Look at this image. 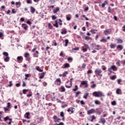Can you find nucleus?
Segmentation results:
<instances>
[{
	"instance_id": "obj_1",
	"label": "nucleus",
	"mask_w": 125,
	"mask_h": 125,
	"mask_svg": "<svg viewBox=\"0 0 125 125\" xmlns=\"http://www.w3.org/2000/svg\"><path fill=\"white\" fill-rule=\"evenodd\" d=\"M93 95L95 96V97H104L105 96V95H104V93L103 92L99 91H95L93 93Z\"/></svg>"
},
{
	"instance_id": "obj_2",
	"label": "nucleus",
	"mask_w": 125,
	"mask_h": 125,
	"mask_svg": "<svg viewBox=\"0 0 125 125\" xmlns=\"http://www.w3.org/2000/svg\"><path fill=\"white\" fill-rule=\"evenodd\" d=\"M95 73L96 77H100L101 78L103 76V74H102V70L100 68H97L95 70Z\"/></svg>"
},
{
	"instance_id": "obj_3",
	"label": "nucleus",
	"mask_w": 125,
	"mask_h": 125,
	"mask_svg": "<svg viewBox=\"0 0 125 125\" xmlns=\"http://www.w3.org/2000/svg\"><path fill=\"white\" fill-rule=\"evenodd\" d=\"M87 49H89V46L88 44H84V45L82 47V50L83 52H86Z\"/></svg>"
},
{
	"instance_id": "obj_4",
	"label": "nucleus",
	"mask_w": 125,
	"mask_h": 125,
	"mask_svg": "<svg viewBox=\"0 0 125 125\" xmlns=\"http://www.w3.org/2000/svg\"><path fill=\"white\" fill-rule=\"evenodd\" d=\"M82 85L84 86L85 88H86V87H88V84L87 83V81H82L80 84V87H82Z\"/></svg>"
},
{
	"instance_id": "obj_5",
	"label": "nucleus",
	"mask_w": 125,
	"mask_h": 125,
	"mask_svg": "<svg viewBox=\"0 0 125 125\" xmlns=\"http://www.w3.org/2000/svg\"><path fill=\"white\" fill-rule=\"evenodd\" d=\"M112 70H113V71H117V70H118V68H117V66H116V65H112L111 66L110 68H109L108 69V71L109 72H110V73H112Z\"/></svg>"
},
{
	"instance_id": "obj_6",
	"label": "nucleus",
	"mask_w": 125,
	"mask_h": 125,
	"mask_svg": "<svg viewBox=\"0 0 125 125\" xmlns=\"http://www.w3.org/2000/svg\"><path fill=\"white\" fill-rule=\"evenodd\" d=\"M53 119H54L55 123H59L60 121H61V119L58 118L56 115L54 116Z\"/></svg>"
},
{
	"instance_id": "obj_7",
	"label": "nucleus",
	"mask_w": 125,
	"mask_h": 125,
	"mask_svg": "<svg viewBox=\"0 0 125 125\" xmlns=\"http://www.w3.org/2000/svg\"><path fill=\"white\" fill-rule=\"evenodd\" d=\"M94 113H95V109H94V108H91V109H90L87 111V115H90L91 114H94Z\"/></svg>"
},
{
	"instance_id": "obj_8",
	"label": "nucleus",
	"mask_w": 125,
	"mask_h": 125,
	"mask_svg": "<svg viewBox=\"0 0 125 125\" xmlns=\"http://www.w3.org/2000/svg\"><path fill=\"white\" fill-rule=\"evenodd\" d=\"M112 32V30L110 29H106L104 31V34L106 35H110L111 34V32Z\"/></svg>"
},
{
	"instance_id": "obj_9",
	"label": "nucleus",
	"mask_w": 125,
	"mask_h": 125,
	"mask_svg": "<svg viewBox=\"0 0 125 125\" xmlns=\"http://www.w3.org/2000/svg\"><path fill=\"white\" fill-rule=\"evenodd\" d=\"M55 83H56L57 85H60L61 84V79H60V78L57 79L55 81Z\"/></svg>"
},
{
	"instance_id": "obj_10",
	"label": "nucleus",
	"mask_w": 125,
	"mask_h": 125,
	"mask_svg": "<svg viewBox=\"0 0 125 125\" xmlns=\"http://www.w3.org/2000/svg\"><path fill=\"white\" fill-rule=\"evenodd\" d=\"M97 115H101V110L100 108H97L95 110V112Z\"/></svg>"
},
{
	"instance_id": "obj_11",
	"label": "nucleus",
	"mask_w": 125,
	"mask_h": 125,
	"mask_svg": "<svg viewBox=\"0 0 125 125\" xmlns=\"http://www.w3.org/2000/svg\"><path fill=\"white\" fill-rule=\"evenodd\" d=\"M18 61H20L19 63H21L23 61V57L18 56L17 58Z\"/></svg>"
},
{
	"instance_id": "obj_12",
	"label": "nucleus",
	"mask_w": 125,
	"mask_h": 125,
	"mask_svg": "<svg viewBox=\"0 0 125 125\" xmlns=\"http://www.w3.org/2000/svg\"><path fill=\"white\" fill-rule=\"evenodd\" d=\"M21 27L22 28H23L24 29V30H25V31L28 29V25H27V24H25V23H23L21 25Z\"/></svg>"
},
{
	"instance_id": "obj_13",
	"label": "nucleus",
	"mask_w": 125,
	"mask_h": 125,
	"mask_svg": "<svg viewBox=\"0 0 125 125\" xmlns=\"http://www.w3.org/2000/svg\"><path fill=\"white\" fill-rule=\"evenodd\" d=\"M123 48H124V47L122 46V45H118L117 46V49L118 50H119L120 51H121V50H122Z\"/></svg>"
},
{
	"instance_id": "obj_14",
	"label": "nucleus",
	"mask_w": 125,
	"mask_h": 125,
	"mask_svg": "<svg viewBox=\"0 0 125 125\" xmlns=\"http://www.w3.org/2000/svg\"><path fill=\"white\" fill-rule=\"evenodd\" d=\"M74 79L73 78L70 79V86H68L67 85H65V87H66L67 88H71L72 87V81Z\"/></svg>"
},
{
	"instance_id": "obj_15",
	"label": "nucleus",
	"mask_w": 125,
	"mask_h": 125,
	"mask_svg": "<svg viewBox=\"0 0 125 125\" xmlns=\"http://www.w3.org/2000/svg\"><path fill=\"white\" fill-rule=\"evenodd\" d=\"M60 116L61 117H62V121H65V116H64V112L63 111L61 112Z\"/></svg>"
},
{
	"instance_id": "obj_16",
	"label": "nucleus",
	"mask_w": 125,
	"mask_h": 125,
	"mask_svg": "<svg viewBox=\"0 0 125 125\" xmlns=\"http://www.w3.org/2000/svg\"><path fill=\"white\" fill-rule=\"evenodd\" d=\"M116 93L117 94H122V90L120 88H117L116 89Z\"/></svg>"
},
{
	"instance_id": "obj_17",
	"label": "nucleus",
	"mask_w": 125,
	"mask_h": 125,
	"mask_svg": "<svg viewBox=\"0 0 125 125\" xmlns=\"http://www.w3.org/2000/svg\"><path fill=\"white\" fill-rule=\"evenodd\" d=\"M30 11L31 13H35L36 12V9L33 7H30Z\"/></svg>"
},
{
	"instance_id": "obj_18",
	"label": "nucleus",
	"mask_w": 125,
	"mask_h": 125,
	"mask_svg": "<svg viewBox=\"0 0 125 125\" xmlns=\"http://www.w3.org/2000/svg\"><path fill=\"white\" fill-rule=\"evenodd\" d=\"M59 10H60V8H59V7H57L55 9L53 10V13H57Z\"/></svg>"
},
{
	"instance_id": "obj_19",
	"label": "nucleus",
	"mask_w": 125,
	"mask_h": 125,
	"mask_svg": "<svg viewBox=\"0 0 125 125\" xmlns=\"http://www.w3.org/2000/svg\"><path fill=\"white\" fill-rule=\"evenodd\" d=\"M98 30L97 29H91V30L90 31V33H91L92 34H96V32H97Z\"/></svg>"
},
{
	"instance_id": "obj_20",
	"label": "nucleus",
	"mask_w": 125,
	"mask_h": 125,
	"mask_svg": "<svg viewBox=\"0 0 125 125\" xmlns=\"http://www.w3.org/2000/svg\"><path fill=\"white\" fill-rule=\"evenodd\" d=\"M60 89V91H61V92H65L66 91V89H65V87H64L63 86H61Z\"/></svg>"
},
{
	"instance_id": "obj_21",
	"label": "nucleus",
	"mask_w": 125,
	"mask_h": 125,
	"mask_svg": "<svg viewBox=\"0 0 125 125\" xmlns=\"http://www.w3.org/2000/svg\"><path fill=\"white\" fill-rule=\"evenodd\" d=\"M101 123H102L103 125H104L105 123H106V120H105V118H102L100 119Z\"/></svg>"
},
{
	"instance_id": "obj_22",
	"label": "nucleus",
	"mask_w": 125,
	"mask_h": 125,
	"mask_svg": "<svg viewBox=\"0 0 125 125\" xmlns=\"http://www.w3.org/2000/svg\"><path fill=\"white\" fill-rule=\"evenodd\" d=\"M88 95H89V93L88 92L84 94L83 97L84 99H87V96H88Z\"/></svg>"
},
{
	"instance_id": "obj_23",
	"label": "nucleus",
	"mask_w": 125,
	"mask_h": 125,
	"mask_svg": "<svg viewBox=\"0 0 125 125\" xmlns=\"http://www.w3.org/2000/svg\"><path fill=\"white\" fill-rule=\"evenodd\" d=\"M61 34L62 35H66V34H67V30L66 29H62Z\"/></svg>"
},
{
	"instance_id": "obj_24",
	"label": "nucleus",
	"mask_w": 125,
	"mask_h": 125,
	"mask_svg": "<svg viewBox=\"0 0 125 125\" xmlns=\"http://www.w3.org/2000/svg\"><path fill=\"white\" fill-rule=\"evenodd\" d=\"M10 59V58L9 57H6L4 59V61L5 62H8L9 61V60Z\"/></svg>"
},
{
	"instance_id": "obj_25",
	"label": "nucleus",
	"mask_w": 125,
	"mask_h": 125,
	"mask_svg": "<svg viewBox=\"0 0 125 125\" xmlns=\"http://www.w3.org/2000/svg\"><path fill=\"white\" fill-rule=\"evenodd\" d=\"M29 103H30V101L29 100H27L26 103L24 102V104L23 105V106H29Z\"/></svg>"
},
{
	"instance_id": "obj_26",
	"label": "nucleus",
	"mask_w": 125,
	"mask_h": 125,
	"mask_svg": "<svg viewBox=\"0 0 125 125\" xmlns=\"http://www.w3.org/2000/svg\"><path fill=\"white\" fill-rule=\"evenodd\" d=\"M36 69L38 71V72H43V70L40 68V66H36Z\"/></svg>"
},
{
	"instance_id": "obj_27",
	"label": "nucleus",
	"mask_w": 125,
	"mask_h": 125,
	"mask_svg": "<svg viewBox=\"0 0 125 125\" xmlns=\"http://www.w3.org/2000/svg\"><path fill=\"white\" fill-rule=\"evenodd\" d=\"M116 45H117L116 44L111 43L110 45V48H115L116 47Z\"/></svg>"
},
{
	"instance_id": "obj_28",
	"label": "nucleus",
	"mask_w": 125,
	"mask_h": 125,
	"mask_svg": "<svg viewBox=\"0 0 125 125\" xmlns=\"http://www.w3.org/2000/svg\"><path fill=\"white\" fill-rule=\"evenodd\" d=\"M101 42H107V39L103 38L102 40H100Z\"/></svg>"
},
{
	"instance_id": "obj_29",
	"label": "nucleus",
	"mask_w": 125,
	"mask_h": 125,
	"mask_svg": "<svg viewBox=\"0 0 125 125\" xmlns=\"http://www.w3.org/2000/svg\"><path fill=\"white\" fill-rule=\"evenodd\" d=\"M64 68H70V64L66 63L64 64Z\"/></svg>"
},
{
	"instance_id": "obj_30",
	"label": "nucleus",
	"mask_w": 125,
	"mask_h": 125,
	"mask_svg": "<svg viewBox=\"0 0 125 125\" xmlns=\"http://www.w3.org/2000/svg\"><path fill=\"white\" fill-rule=\"evenodd\" d=\"M29 116H30V112H26L25 113V118L26 119H30V117H29Z\"/></svg>"
},
{
	"instance_id": "obj_31",
	"label": "nucleus",
	"mask_w": 125,
	"mask_h": 125,
	"mask_svg": "<svg viewBox=\"0 0 125 125\" xmlns=\"http://www.w3.org/2000/svg\"><path fill=\"white\" fill-rule=\"evenodd\" d=\"M95 49H96L97 50H99V49H101V47L100 46V45H96Z\"/></svg>"
},
{
	"instance_id": "obj_32",
	"label": "nucleus",
	"mask_w": 125,
	"mask_h": 125,
	"mask_svg": "<svg viewBox=\"0 0 125 125\" xmlns=\"http://www.w3.org/2000/svg\"><path fill=\"white\" fill-rule=\"evenodd\" d=\"M16 5L18 6V7H20V6H21V2H16Z\"/></svg>"
},
{
	"instance_id": "obj_33",
	"label": "nucleus",
	"mask_w": 125,
	"mask_h": 125,
	"mask_svg": "<svg viewBox=\"0 0 125 125\" xmlns=\"http://www.w3.org/2000/svg\"><path fill=\"white\" fill-rule=\"evenodd\" d=\"M118 43H123V40L121 39H116Z\"/></svg>"
},
{
	"instance_id": "obj_34",
	"label": "nucleus",
	"mask_w": 125,
	"mask_h": 125,
	"mask_svg": "<svg viewBox=\"0 0 125 125\" xmlns=\"http://www.w3.org/2000/svg\"><path fill=\"white\" fill-rule=\"evenodd\" d=\"M67 74H68V71H65L62 74V77H66Z\"/></svg>"
},
{
	"instance_id": "obj_35",
	"label": "nucleus",
	"mask_w": 125,
	"mask_h": 125,
	"mask_svg": "<svg viewBox=\"0 0 125 125\" xmlns=\"http://www.w3.org/2000/svg\"><path fill=\"white\" fill-rule=\"evenodd\" d=\"M48 29H52V28H53V26H52V25H51V23H49L48 24Z\"/></svg>"
},
{
	"instance_id": "obj_36",
	"label": "nucleus",
	"mask_w": 125,
	"mask_h": 125,
	"mask_svg": "<svg viewBox=\"0 0 125 125\" xmlns=\"http://www.w3.org/2000/svg\"><path fill=\"white\" fill-rule=\"evenodd\" d=\"M29 56H30V54H29V53H25L24 54V57L25 58H28Z\"/></svg>"
},
{
	"instance_id": "obj_37",
	"label": "nucleus",
	"mask_w": 125,
	"mask_h": 125,
	"mask_svg": "<svg viewBox=\"0 0 125 125\" xmlns=\"http://www.w3.org/2000/svg\"><path fill=\"white\" fill-rule=\"evenodd\" d=\"M95 104H96V105H100V104H101V103H100L98 100H95Z\"/></svg>"
},
{
	"instance_id": "obj_38",
	"label": "nucleus",
	"mask_w": 125,
	"mask_h": 125,
	"mask_svg": "<svg viewBox=\"0 0 125 125\" xmlns=\"http://www.w3.org/2000/svg\"><path fill=\"white\" fill-rule=\"evenodd\" d=\"M54 26L56 27V28H58L59 25H58V22H57V21H56V23L54 24Z\"/></svg>"
},
{
	"instance_id": "obj_39",
	"label": "nucleus",
	"mask_w": 125,
	"mask_h": 125,
	"mask_svg": "<svg viewBox=\"0 0 125 125\" xmlns=\"http://www.w3.org/2000/svg\"><path fill=\"white\" fill-rule=\"evenodd\" d=\"M122 62H123V61L119 60L118 62H116V65H117V66L119 67L120 66H121L120 63H122Z\"/></svg>"
},
{
	"instance_id": "obj_40",
	"label": "nucleus",
	"mask_w": 125,
	"mask_h": 125,
	"mask_svg": "<svg viewBox=\"0 0 125 125\" xmlns=\"http://www.w3.org/2000/svg\"><path fill=\"white\" fill-rule=\"evenodd\" d=\"M75 88H73L72 89V90H73V91H77L78 90V89H79V88L78 87V85H76L75 86Z\"/></svg>"
},
{
	"instance_id": "obj_41",
	"label": "nucleus",
	"mask_w": 125,
	"mask_h": 125,
	"mask_svg": "<svg viewBox=\"0 0 125 125\" xmlns=\"http://www.w3.org/2000/svg\"><path fill=\"white\" fill-rule=\"evenodd\" d=\"M65 46H68V43H69V40L68 39H66L65 40Z\"/></svg>"
},
{
	"instance_id": "obj_42",
	"label": "nucleus",
	"mask_w": 125,
	"mask_h": 125,
	"mask_svg": "<svg viewBox=\"0 0 125 125\" xmlns=\"http://www.w3.org/2000/svg\"><path fill=\"white\" fill-rule=\"evenodd\" d=\"M28 91H29V90L28 89H24L22 90V92L23 94H26V92H28Z\"/></svg>"
},
{
	"instance_id": "obj_43",
	"label": "nucleus",
	"mask_w": 125,
	"mask_h": 125,
	"mask_svg": "<svg viewBox=\"0 0 125 125\" xmlns=\"http://www.w3.org/2000/svg\"><path fill=\"white\" fill-rule=\"evenodd\" d=\"M92 73H93V71H92V70L91 69H89L87 72V75H89V74H92Z\"/></svg>"
},
{
	"instance_id": "obj_44",
	"label": "nucleus",
	"mask_w": 125,
	"mask_h": 125,
	"mask_svg": "<svg viewBox=\"0 0 125 125\" xmlns=\"http://www.w3.org/2000/svg\"><path fill=\"white\" fill-rule=\"evenodd\" d=\"M3 55H4V56H5L6 57H8V53H7L6 52H3Z\"/></svg>"
},
{
	"instance_id": "obj_45",
	"label": "nucleus",
	"mask_w": 125,
	"mask_h": 125,
	"mask_svg": "<svg viewBox=\"0 0 125 125\" xmlns=\"http://www.w3.org/2000/svg\"><path fill=\"white\" fill-rule=\"evenodd\" d=\"M66 20L67 21H70V20H71V17H69L68 15L66 16Z\"/></svg>"
},
{
	"instance_id": "obj_46",
	"label": "nucleus",
	"mask_w": 125,
	"mask_h": 125,
	"mask_svg": "<svg viewBox=\"0 0 125 125\" xmlns=\"http://www.w3.org/2000/svg\"><path fill=\"white\" fill-rule=\"evenodd\" d=\"M36 54L34 53V55L35 56V57H39V52L38 51H36Z\"/></svg>"
},
{
	"instance_id": "obj_47",
	"label": "nucleus",
	"mask_w": 125,
	"mask_h": 125,
	"mask_svg": "<svg viewBox=\"0 0 125 125\" xmlns=\"http://www.w3.org/2000/svg\"><path fill=\"white\" fill-rule=\"evenodd\" d=\"M117 78L115 75H113L110 77L111 80H112L114 81V80H115V79Z\"/></svg>"
},
{
	"instance_id": "obj_48",
	"label": "nucleus",
	"mask_w": 125,
	"mask_h": 125,
	"mask_svg": "<svg viewBox=\"0 0 125 125\" xmlns=\"http://www.w3.org/2000/svg\"><path fill=\"white\" fill-rule=\"evenodd\" d=\"M86 66V64L85 63H83L82 64V68H83V69H85Z\"/></svg>"
},
{
	"instance_id": "obj_49",
	"label": "nucleus",
	"mask_w": 125,
	"mask_h": 125,
	"mask_svg": "<svg viewBox=\"0 0 125 125\" xmlns=\"http://www.w3.org/2000/svg\"><path fill=\"white\" fill-rule=\"evenodd\" d=\"M67 60L68 61H70V62H72L73 61V59L71 57H68Z\"/></svg>"
},
{
	"instance_id": "obj_50",
	"label": "nucleus",
	"mask_w": 125,
	"mask_h": 125,
	"mask_svg": "<svg viewBox=\"0 0 125 125\" xmlns=\"http://www.w3.org/2000/svg\"><path fill=\"white\" fill-rule=\"evenodd\" d=\"M95 87H96V84H93L91 86V88H95Z\"/></svg>"
},
{
	"instance_id": "obj_51",
	"label": "nucleus",
	"mask_w": 125,
	"mask_h": 125,
	"mask_svg": "<svg viewBox=\"0 0 125 125\" xmlns=\"http://www.w3.org/2000/svg\"><path fill=\"white\" fill-rule=\"evenodd\" d=\"M8 119H9V117L7 116L4 118V122H6Z\"/></svg>"
},
{
	"instance_id": "obj_52",
	"label": "nucleus",
	"mask_w": 125,
	"mask_h": 125,
	"mask_svg": "<svg viewBox=\"0 0 125 125\" xmlns=\"http://www.w3.org/2000/svg\"><path fill=\"white\" fill-rule=\"evenodd\" d=\"M4 110L5 112H7V111H8V110H9V107L6 106V107H4Z\"/></svg>"
},
{
	"instance_id": "obj_53",
	"label": "nucleus",
	"mask_w": 125,
	"mask_h": 125,
	"mask_svg": "<svg viewBox=\"0 0 125 125\" xmlns=\"http://www.w3.org/2000/svg\"><path fill=\"white\" fill-rule=\"evenodd\" d=\"M9 86L10 87H11V86H12V85H13L12 81H10V82H9Z\"/></svg>"
},
{
	"instance_id": "obj_54",
	"label": "nucleus",
	"mask_w": 125,
	"mask_h": 125,
	"mask_svg": "<svg viewBox=\"0 0 125 125\" xmlns=\"http://www.w3.org/2000/svg\"><path fill=\"white\" fill-rule=\"evenodd\" d=\"M85 40H86V41H89L90 40V38H89L88 36H85Z\"/></svg>"
},
{
	"instance_id": "obj_55",
	"label": "nucleus",
	"mask_w": 125,
	"mask_h": 125,
	"mask_svg": "<svg viewBox=\"0 0 125 125\" xmlns=\"http://www.w3.org/2000/svg\"><path fill=\"white\" fill-rule=\"evenodd\" d=\"M81 92H80V91L77 92L76 93V97H78L79 94H81Z\"/></svg>"
},
{
	"instance_id": "obj_56",
	"label": "nucleus",
	"mask_w": 125,
	"mask_h": 125,
	"mask_svg": "<svg viewBox=\"0 0 125 125\" xmlns=\"http://www.w3.org/2000/svg\"><path fill=\"white\" fill-rule=\"evenodd\" d=\"M117 82L118 84H121V83H122V79H118L117 80Z\"/></svg>"
},
{
	"instance_id": "obj_57",
	"label": "nucleus",
	"mask_w": 125,
	"mask_h": 125,
	"mask_svg": "<svg viewBox=\"0 0 125 125\" xmlns=\"http://www.w3.org/2000/svg\"><path fill=\"white\" fill-rule=\"evenodd\" d=\"M59 21L60 22H59V24L60 26H62V21L61 20V19H59Z\"/></svg>"
},
{
	"instance_id": "obj_58",
	"label": "nucleus",
	"mask_w": 125,
	"mask_h": 125,
	"mask_svg": "<svg viewBox=\"0 0 125 125\" xmlns=\"http://www.w3.org/2000/svg\"><path fill=\"white\" fill-rule=\"evenodd\" d=\"M20 85H21V83H18L16 84V86H17V87H19L20 86Z\"/></svg>"
},
{
	"instance_id": "obj_59",
	"label": "nucleus",
	"mask_w": 125,
	"mask_h": 125,
	"mask_svg": "<svg viewBox=\"0 0 125 125\" xmlns=\"http://www.w3.org/2000/svg\"><path fill=\"white\" fill-rule=\"evenodd\" d=\"M72 49H73V50H75L76 51H78V50H79V47H76V48H73Z\"/></svg>"
},
{
	"instance_id": "obj_60",
	"label": "nucleus",
	"mask_w": 125,
	"mask_h": 125,
	"mask_svg": "<svg viewBox=\"0 0 125 125\" xmlns=\"http://www.w3.org/2000/svg\"><path fill=\"white\" fill-rule=\"evenodd\" d=\"M111 104H112V105H116V102H115V101H112V102H111Z\"/></svg>"
},
{
	"instance_id": "obj_61",
	"label": "nucleus",
	"mask_w": 125,
	"mask_h": 125,
	"mask_svg": "<svg viewBox=\"0 0 125 125\" xmlns=\"http://www.w3.org/2000/svg\"><path fill=\"white\" fill-rule=\"evenodd\" d=\"M56 125H64V123L63 122H61L59 124H56Z\"/></svg>"
},
{
	"instance_id": "obj_62",
	"label": "nucleus",
	"mask_w": 125,
	"mask_h": 125,
	"mask_svg": "<svg viewBox=\"0 0 125 125\" xmlns=\"http://www.w3.org/2000/svg\"><path fill=\"white\" fill-rule=\"evenodd\" d=\"M3 37V33L2 32H0V38Z\"/></svg>"
},
{
	"instance_id": "obj_63",
	"label": "nucleus",
	"mask_w": 125,
	"mask_h": 125,
	"mask_svg": "<svg viewBox=\"0 0 125 125\" xmlns=\"http://www.w3.org/2000/svg\"><path fill=\"white\" fill-rule=\"evenodd\" d=\"M26 23H27V24H28L29 25L32 24V22L30 21H26Z\"/></svg>"
},
{
	"instance_id": "obj_64",
	"label": "nucleus",
	"mask_w": 125,
	"mask_h": 125,
	"mask_svg": "<svg viewBox=\"0 0 125 125\" xmlns=\"http://www.w3.org/2000/svg\"><path fill=\"white\" fill-rule=\"evenodd\" d=\"M122 31H123V32H125V25L123 27Z\"/></svg>"
}]
</instances>
